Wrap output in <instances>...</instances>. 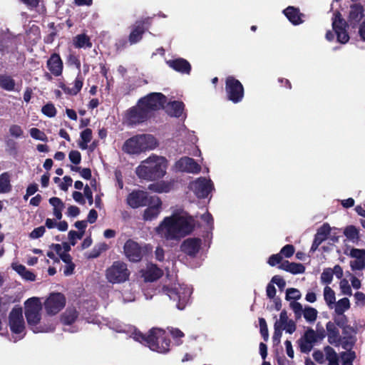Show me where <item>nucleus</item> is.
Listing matches in <instances>:
<instances>
[{
	"label": "nucleus",
	"instance_id": "obj_1",
	"mask_svg": "<svg viewBox=\"0 0 365 365\" xmlns=\"http://www.w3.org/2000/svg\"><path fill=\"white\" fill-rule=\"evenodd\" d=\"M195 222L192 217L182 209L174 210L155 227V232L167 240H180L192 232Z\"/></svg>",
	"mask_w": 365,
	"mask_h": 365
},
{
	"label": "nucleus",
	"instance_id": "obj_2",
	"mask_svg": "<svg viewBox=\"0 0 365 365\" xmlns=\"http://www.w3.org/2000/svg\"><path fill=\"white\" fill-rule=\"evenodd\" d=\"M168 167L165 157L151 155L136 168L137 175L146 180H156L164 177Z\"/></svg>",
	"mask_w": 365,
	"mask_h": 365
},
{
	"label": "nucleus",
	"instance_id": "obj_3",
	"mask_svg": "<svg viewBox=\"0 0 365 365\" xmlns=\"http://www.w3.org/2000/svg\"><path fill=\"white\" fill-rule=\"evenodd\" d=\"M25 317L29 327L34 333L50 332L55 329L53 324H41L42 304L37 297L28 299L25 303Z\"/></svg>",
	"mask_w": 365,
	"mask_h": 365
},
{
	"label": "nucleus",
	"instance_id": "obj_4",
	"mask_svg": "<svg viewBox=\"0 0 365 365\" xmlns=\"http://www.w3.org/2000/svg\"><path fill=\"white\" fill-rule=\"evenodd\" d=\"M157 142L152 135H134L125 141L122 150L130 155L140 154L156 147Z\"/></svg>",
	"mask_w": 365,
	"mask_h": 365
},
{
	"label": "nucleus",
	"instance_id": "obj_5",
	"mask_svg": "<svg viewBox=\"0 0 365 365\" xmlns=\"http://www.w3.org/2000/svg\"><path fill=\"white\" fill-rule=\"evenodd\" d=\"M347 28L348 24L342 18L341 14L339 11H336L332 19V29L334 33L330 30L327 31L326 33L327 40L329 41H333L336 35L338 42L343 44L347 43L349 40Z\"/></svg>",
	"mask_w": 365,
	"mask_h": 365
},
{
	"label": "nucleus",
	"instance_id": "obj_6",
	"mask_svg": "<svg viewBox=\"0 0 365 365\" xmlns=\"http://www.w3.org/2000/svg\"><path fill=\"white\" fill-rule=\"evenodd\" d=\"M163 292L168 295L171 300L176 302V307L178 309H185L189 302L191 291L188 287L178 285V287L163 286Z\"/></svg>",
	"mask_w": 365,
	"mask_h": 365
},
{
	"label": "nucleus",
	"instance_id": "obj_7",
	"mask_svg": "<svg viewBox=\"0 0 365 365\" xmlns=\"http://www.w3.org/2000/svg\"><path fill=\"white\" fill-rule=\"evenodd\" d=\"M8 319L11 332L19 335V339H23L26 335V325L22 307L19 305L14 307L9 314Z\"/></svg>",
	"mask_w": 365,
	"mask_h": 365
},
{
	"label": "nucleus",
	"instance_id": "obj_8",
	"mask_svg": "<svg viewBox=\"0 0 365 365\" xmlns=\"http://www.w3.org/2000/svg\"><path fill=\"white\" fill-rule=\"evenodd\" d=\"M150 333L153 335V340L148 344L150 349L161 354L168 353L170 350L171 341L165 330L153 328Z\"/></svg>",
	"mask_w": 365,
	"mask_h": 365
},
{
	"label": "nucleus",
	"instance_id": "obj_9",
	"mask_svg": "<svg viewBox=\"0 0 365 365\" xmlns=\"http://www.w3.org/2000/svg\"><path fill=\"white\" fill-rule=\"evenodd\" d=\"M130 271L127 264L122 261H115L106 269V278L112 284L125 282L128 279Z\"/></svg>",
	"mask_w": 365,
	"mask_h": 365
},
{
	"label": "nucleus",
	"instance_id": "obj_10",
	"mask_svg": "<svg viewBox=\"0 0 365 365\" xmlns=\"http://www.w3.org/2000/svg\"><path fill=\"white\" fill-rule=\"evenodd\" d=\"M225 92L227 98L234 103L241 102L245 96L243 85L232 76H229L226 78Z\"/></svg>",
	"mask_w": 365,
	"mask_h": 365
},
{
	"label": "nucleus",
	"instance_id": "obj_11",
	"mask_svg": "<svg viewBox=\"0 0 365 365\" xmlns=\"http://www.w3.org/2000/svg\"><path fill=\"white\" fill-rule=\"evenodd\" d=\"M166 101V96L161 93H150L139 99V103L150 115L153 112L163 108Z\"/></svg>",
	"mask_w": 365,
	"mask_h": 365
},
{
	"label": "nucleus",
	"instance_id": "obj_12",
	"mask_svg": "<svg viewBox=\"0 0 365 365\" xmlns=\"http://www.w3.org/2000/svg\"><path fill=\"white\" fill-rule=\"evenodd\" d=\"M148 246H141L133 240H128L123 246V253L131 262H139L142 260L148 250Z\"/></svg>",
	"mask_w": 365,
	"mask_h": 365
},
{
	"label": "nucleus",
	"instance_id": "obj_13",
	"mask_svg": "<svg viewBox=\"0 0 365 365\" xmlns=\"http://www.w3.org/2000/svg\"><path fill=\"white\" fill-rule=\"evenodd\" d=\"M150 115L145 110L144 107L139 103L130 108L125 114V120L129 125H134L144 123Z\"/></svg>",
	"mask_w": 365,
	"mask_h": 365
},
{
	"label": "nucleus",
	"instance_id": "obj_14",
	"mask_svg": "<svg viewBox=\"0 0 365 365\" xmlns=\"http://www.w3.org/2000/svg\"><path fill=\"white\" fill-rule=\"evenodd\" d=\"M66 305V297L60 292L50 294L44 302V307L46 312L50 315L58 313Z\"/></svg>",
	"mask_w": 365,
	"mask_h": 365
},
{
	"label": "nucleus",
	"instance_id": "obj_15",
	"mask_svg": "<svg viewBox=\"0 0 365 365\" xmlns=\"http://www.w3.org/2000/svg\"><path fill=\"white\" fill-rule=\"evenodd\" d=\"M149 29L148 19L136 21L130 26V32L128 38V41L130 45L139 43L143 37L144 34Z\"/></svg>",
	"mask_w": 365,
	"mask_h": 365
},
{
	"label": "nucleus",
	"instance_id": "obj_16",
	"mask_svg": "<svg viewBox=\"0 0 365 365\" xmlns=\"http://www.w3.org/2000/svg\"><path fill=\"white\" fill-rule=\"evenodd\" d=\"M148 207L144 210L143 219L145 221H152L156 219L160 215L162 210V201L160 197L156 196L150 197Z\"/></svg>",
	"mask_w": 365,
	"mask_h": 365
},
{
	"label": "nucleus",
	"instance_id": "obj_17",
	"mask_svg": "<svg viewBox=\"0 0 365 365\" xmlns=\"http://www.w3.org/2000/svg\"><path fill=\"white\" fill-rule=\"evenodd\" d=\"M127 203L132 208L145 207L149 204L150 197L148 193L143 190H134L127 197Z\"/></svg>",
	"mask_w": 365,
	"mask_h": 365
},
{
	"label": "nucleus",
	"instance_id": "obj_18",
	"mask_svg": "<svg viewBox=\"0 0 365 365\" xmlns=\"http://www.w3.org/2000/svg\"><path fill=\"white\" fill-rule=\"evenodd\" d=\"M201 245L202 240L198 237L187 238L182 242L180 250L185 255L195 257L199 252Z\"/></svg>",
	"mask_w": 365,
	"mask_h": 365
},
{
	"label": "nucleus",
	"instance_id": "obj_19",
	"mask_svg": "<svg viewBox=\"0 0 365 365\" xmlns=\"http://www.w3.org/2000/svg\"><path fill=\"white\" fill-rule=\"evenodd\" d=\"M191 189L197 198L204 199L208 196L212 190L210 180L205 178H199L191 185Z\"/></svg>",
	"mask_w": 365,
	"mask_h": 365
},
{
	"label": "nucleus",
	"instance_id": "obj_20",
	"mask_svg": "<svg viewBox=\"0 0 365 365\" xmlns=\"http://www.w3.org/2000/svg\"><path fill=\"white\" fill-rule=\"evenodd\" d=\"M176 168L182 172L190 173H199L201 170L200 165L192 158L182 157L175 163Z\"/></svg>",
	"mask_w": 365,
	"mask_h": 365
},
{
	"label": "nucleus",
	"instance_id": "obj_21",
	"mask_svg": "<svg viewBox=\"0 0 365 365\" xmlns=\"http://www.w3.org/2000/svg\"><path fill=\"white\" fill-rule=\"evenodd\" d=\"M335 230H336V228L334 227L331 229L330 225L327 222L319 227L314 235L310 252H314L318 249L319 246L328 238L331 231Z\"/></svg>",
	"mask_w": 365,
	"mask_h": 365
},
{
	"label": "nucleus",
	"instance_id": "obj_22",
	"mask_svg": "<svg viewBox=\"0 0 365 365\" xmlns=\"http://www.w3.org/2000/svg\"><path fill=\"white\" fill-rule=\"evenodd\" d=\"M46 67L54 76H61L63 71V62L60 55L53 53L46 61Z\"/></svg>",
	"mask_w": 365,
	"mask_h": 365
},
{
	"label": "nucleus",
	"instance_id": "obj_23",
	"mask_svg": "<svg viewBox=\"0 0 365 365\" xmlns=\"http://www.w3.org/2000/svg\"><path fill=\"white\" fill-rule=\"evenodd\" d=\"M166 64L174 71L181 73L189 75L192 70L191 64L183 58H178L166 61Z\"/></svg>",
	"mask_w": 365,
	"mask_h": 365
},
{
	"label": "nucleus",
	"instance_id": "obj_24",
	"mask_svg": "<svg viewBox=\"0 0 365 365\" xmlns=\"http://www.w3.org/2000/svg\"><path fill=\"white\" fill-rule=\"evenodd\" d=\"M283 14L289 22L294 26L299 25L304 21L303 19L305 15L300 11L299 8L289 6L283 10Z\"/></svg>",
	"mask_w": 365,
	"mask_h": 365
},
{
	"label": "nucleus",
	"instance_id": "obj_25",
	"mask_svg": "<svg viewBox=\"0 0 365 365\" xmlns=\"http://www.w3.org/2000/svg\"><path fill=\"white\" fill-rule=\"evenodd\" d=\"M364 7L360 4H354L350 6L348 21L352 26L357 24L364 17Z\"/></svg>",
	"mask_w": 365,
	"mask_h": 365
},
{
	"label": "nucleus",
	"instance_id": "obj_26",
	"mask_svg": "<svg viewBox=\"0 0 365 365\" xmlns=\"http://www.w3.org/2000/svg\"><path fill=\"white\" fill-rule=\"evenodd\" d=\"M184 110L185 104L183 102L174 101L168 104L166 113L171 117L180 118L182 115Z\"/></svg>",
	"mask_w": 365,
	"mask_h": 365
},
{
	"label": "nucleus",
	"instance_id": "obj_27",
	"mask_svg": "<svg viewBox=\"0 0 365 365\" xmlns=\"http://www.w3.org/2000/svg\"><path fill=\"white\" fill-rule=\"evenodd\" d=\"M163 274V270L155 264L148 266L143 274L145 282H153L159 279Z\"/></svg>",
	"mask_w": 365,
	"mask_h": 365
},
{
	"label": "nucleus",
	"instance_id": "obj_28",
	"mask_svg": "<svg viewBox=\"0 0 365 365\" xmlns=\"http://www.w3.org/2000/svg\"><path fill=\"white\" fill-rule=\"evenodd\" d=\"M326 329L328 334V341L329 344H333L334 343L339 344L341 341V336L339 335V331L336 328L335 324L332 322H328L326 324Z\"/></svg>",
	"mask_w": 365,
	"mask_h": 365
},
{
	"label": "nucleus",
	"instance_id": "obj_29",
	"mask_svg": "<svg viewBox=\"0 0 365 365\" xmlns=\"http://www.w3.org/2000/svg\"><path fill=\"white\" fill-rule=\"evenodd\" d=\"M83 85V78L81 75V72H78L77 74V76L74 81V86L73 88H66V87H62L63 90L65 93L76 96L77 95L81 90Z\"/></svg>",
	"mask_w": 365,
	"mask_h": 365
},
{
	"label": "nucleus",
	"instance_id": "obj_30",
	"mask_svg": "<svg viewBox=\"0 0 365 365\" xmlns=\"http://www.w3.org/2000/svg\"><path fill=\"white\" fill-rule=\"evenodd\" d=\"M73 45L75 48H91L93 44L91 41L89 36L85 34H78L73 38Z\"/></svg>",
	"mask_w": 365,
	"mask_h": 365
},
{
	"label": "nucleus",
	"instance_id": "obj_31",
	"mask_svg": "<svg viewBox=\"0 0 365 365\" xmlns=\"http://www.w3.org/2000/svg\"><path fill=\"white\" fill-rule=\"evenodd\" d=\"M78 317V312L76 309H69L61 315V321L64 325H71Z\"/></svg>",
	"mask_w": 365,
	"mask_h": 365
},
{
	"label": "nucleus",
	"instance_id": "obj_32",
	"mask_svg": "<svg viewBox=\"0 0 365 365\" xmlns=\"http://www.w3.org/2000/svg\"><path fill=\"white\" fill-rule=\"evenodd\" d=\"M49 203L53 207V215L57 220L62 218V210L64 208V203L57 197H53L49 199Z\"/></svg>",
	"mask_w": 365,
	"mask_h": 365
},
{
	"label": "nucleus",
	"instance_id": "obj_33",
	"mask_svg": "<svg viewBox=\"0 0 365 365\" xmlns=\"http://www.w3.org/2000/svg\"><path fill=\"white\" fill-rule=\"evenodd\" d=\"M172 186L173 185L170 182L160 181L149 185L148 190L158 193L168 192L171 190Z\"/></svg>",
	"mask_w": 365,
	"mask_h": 365
},
{
	"label": "nucleus",
	"instance_id": "obj_34",
	"mask_svg": "<svg viewBox=\"0 0 365 365\" xmlns=\"http://www.w3.org/2000/svg\"><path fill=\"white\" fill-rule=\"evenodd\" d=\"M15 81L9 75L0 74V88L7 91H12L15 89Z\"/></svg>",
	"mask_w": 365,
	"mask_h": 365
},
{
	"label": "nucleus",
	"instance_id": "obj_35",
	"mask_svg": "<svg viewBox=\"0 0 365 365\" xmlns=\"http://www.w3.org/2000/svg\"><path fill=\"white\" fill-rule=\"evenodd\" d=\"M12 189L10 175L5 172L0 175V193H8Z\"/></svg>",
	"mask_w": 365,
	"mask_h": 365
},
{
	"label": "nucleus",
	"instance_id": "obj_36",
	"mask_svg": "<svg viewBox=\"0 0 365 365\" xmlns=\"http://www.w3.org/2000/svg\"><path fill=\"white\" fill-rule=\"evenodd\" d=\"M133 338L140 344L148 346V344L153 340V335L150 333V330L148 335L143 334L138 330H135L133 332Z\"/></svg>",
	"mask_w": 365,
	"mask_h": 365
},
{
	"label": "nucleus",
	"instance_id": "obj_37",
	"mask_svg": "<svg viewBox=\"0 0 365 365\" xmlns=\"http://www.w3.org/2000/svg\"><path fill=\"white\" fill-rule=\"evenodd\" d=\"M108 249V245L105 243L96 245L88 255V258L94 259L98 257L103 252Z\"/></svg>",
	"mask_w": 365,
	"mask_h": 365
},
{
	"label": "nucleus",
	"instance_id": "obj_38",
	"mask_svg": "<svg viewBox=\"0 0 365 365\" xmlns=\"http://www.w3.org/2000/svg\"><path fill=\"white\" fill-rule=\"evenodd\" d=\"M349 307L350 303L349 299L346 297L342 298L336 302L335 312L338 315H342V314H344L346 310L349 309Z\"/></svg>",
	"mask_w": 365,
	"mask_h": 365
},
{
	"label": "nucleus",
	"instance_id": "obj_39",
	"mask_svg": "<svg viewBox=\"0 0 365 365\" xmlns=\"http://www.w3.org/2000/svg\"><path fill=\"white\" fill-rule=\"evenodd\" d=\"M344 234L347 239L353 242L358 240L359 238V230L354 225H349L346 227L344 230Z\"/></svg>",
	"mask_w": 365,
	"mask_h": 365
},
{
	"label": "nucleus",
	"instance_id": "obj_40",
	"mask_svg": "<svg viewBox=\"0 0 365 365\" xmlns=\"http://www.w3.org/2000/svg\"><path fill=\"white\" fill-rule=\"evenodd\" d=\"M66 62L68 66H74L78 72H81V61L79 56L75 53V52L71 51L67 56Z\"/></svg>",
	"mask_w": 365,
	"mask_h": 365
},
{
	"label": "nucleus",
	"instance_id": "obj_41",
	"mask_svg": "<svg viewBox=\"0 0 365 365\" xmlns=\"http://www.w3.org/2000/svg\"><path fill=\"white\" fill-rule=\"evenodd\" d=\"M317 310L311 307H306L303 311L304 319L309 322H314L317 317Z\"/></svg>",
	"mask_w": 365,
	"mask_h": 365
},
{
	"label": "nucleus",
	"instance_id": "obj_42",
	"mask_svg": "<svg viewBox=\"0 0 365 365\" xmlns=\"http://www.w3.org/2000/svg\"><path fill=\"white\" fill-rule=\"evenodd\" d=\"M71 170L79 173L81 176L85 180H91V170L88 168H81V167L71 165Z\"/></svg>",
	"mask_w": 365,
	"mask_h": 365
},
{
	"label": "nucleus",
	"instance_id": "obj_43",
	"mask_svg": "<svg viewBox=\"0 0 365 365\" xmlns=\"http://www.w3.org/2000/svg\"><path fill=\"white\" fill-rule=\"evenodd\" d=\"M324 300L326 301L327 304L330 306L331 304H334L335 302V293L333 289H331V287L327 286L325 287L324 289Z\"/></svg>",
	"mask_w": 365,
	"mask_h": 365
},
{
	"label": "nucleus",
	"instance_id": "obj_44",
	"mask_svg": "<svg viewBox=\"0 0 365 365\" xmlns=\"http://www.w3.org/2000/svg\"><path fill=\"white\" fill-rule=\"evenodd\" d=\"M41 112L47 117L53 118L56 116L57 110L53 103H48L42 107Z\"/></svg>",
	"mask_w": 365,
	"mask_h": 365
},
{
	"label": "nucleus",
	"instance_id": "obj_45",
	"mask_svg": "<svg viewBox=\"0 0 365 365\" xmlns=\"http://www.w3.org/2000/svg\"><path fill=\"white\" fill-rule=\"evenodd\" d=\"M170 333L173 338L175 340L176 345L179 346L182 344L181 339L185 336L184 333L178 328L169 329Z\"/></svg>",
	"mask_w": 365,
	"mask_h": 365
},
{
	"label": "nucleus",
	"instance_id": "obj_46",
	"mask_svg": "<svg viewBox=\"0 0 365 365\" xmlns=\"http://www.w3.org/2000/svg\"><path fill=\"white\" fill-rule=\"evenodd\" d=\"M300 292L295 288H288L286 291L285 299L287 301H290L291 299L298 300L301 298Z\"/></svg>",
	"mask_w": 365,
	"mask_h": 365
},
{
	"label": "nucleus",
	"instance_id": "obj_47",
	"mask_svg": "<svg viewBox=\"0 0 365 365\" xmlns=\"http://www.w3.org/2000/svg\"><path fill=\"white\" fill-rule=\"evenodd\" d=\"M305 272V267L301 263L291 262L289 272L293 274H302Z\"/></svg>",
	"mask_w": 365,
	"mask_h": 365
},
{
	"label": "nucleus",
	"instance_id": "obj_48",
	"mask_svg": "<svg viewBox=\"0 0 365 365\" xmlns=\"http://www.w3.org/2000/svg\"><path fill=\"white\" fill-rule=\"evenodd\" d=\"M30 135L31 136L36 139V140H42V141H46L47 140V137L46 135V134L40 130L38 128H32L30 129Z\"/></svg>",
	"mask_w": 365,
	"mask_h": 365
},
{
	"label": "nucleus",
	"instance_id": "obj_49",
	"mask_svg": "<svg viewBox=\"0 0 365 365\" xmlns=\"http://www.w3.org/2000/svg\"><path fill=\"white\" fill-rule=\"evenodd\" d=\"M260 334L264 341H267L269 338V331L266 320L264 318L259 319Z\"/></svg>",
	"mask_w": 365,
	"mask_h": 365
},
{
	"label": "nucleus",
	"instance_id": "obj_50",
	"mask_svg": "<svg viewBox=\"0 0 365 365\" xmlns=\"http://www.w3.org/2000/svg\"><path fill=\"white\" fill-rule=\"evenodd\" d=\"M294 251L295 248L294 245L288 244L281 249L279 254L282 255V257H285L287 258H289L294 255Z\"/></svg>",
	"mask_w": 365,
	"mask_h": 365
},
{
	"label": "nucleus",
	"instance_id": "obj_51",
	"mask_svg": "<svg viewBox=\"0 0 365 365\" xmlns=\"http://www.w3.org/2000/svg\"><path fill=\"white\" fill-rule=\"evenodd\" d=\"M298 344L300 351L302 353H309L313 348V344L308 343L307 341L302 337L298 340Z\"/></svg>",
	"mask_w": 365,
	"mask_h": 365
},
{
	"label": "nucleus",
	"instance_id": "obj_52",
	"mask_svg": "<svg viewBox=\"0 0 365 365\" xmlns=\"http://www.w3.org/2000/svg\"><path fill=\"white\" fill-rule=\"evenodd\" d=\"M324 352L326 354V359L329 362H330V361H334L339 359L335 350L329 346L324 347Z\"/></svg>",
	"mask_w": 365,
	"mask_h": 365
},
{
	"label": "nucleus",
	"instance_id": "obj_53",
	"mask_svg": "<svg viewBox=\"0 0 365 365\" xmlns=\"http://www.w3.org/2000/svg\"><path fill=\"white\" fill-rule=\"evenodd\" d=\"M290 307L292 309L293 312H294L296 319H299L303 313V308L302 305L299 303L295 301L290 302Z\"/></svg>",
	"mask_w": 365,
	"mask_h": 365
},
{
	"label": "nucleus",
	"instance_id": "obj_54",
	"mask_svg": "<svg viewBox=\"0 0 365 365\" xmlns=\"http://www.w3.org/2000/svg\"><path fill=\"white\" fill-rule=\"evenodd\" d=\"M308 343L314 344L317 341V334L316 332L311 328L308 329L304 336H302Z\"/></svg>",
	"mask_w": 365,
	"mask_h": 365
},
{
	"label": "nucleus",
	"instance_id": "obj_55",
	"mask_svg": "<svg viewBox=\"0 0 365 365\" xmlns=\"http://www.w3.org/2000/svg\"><path fill=\"white\" fill-rule=\"evenodd\" d=\"M340 289L342 294L351 296L352 294L351 288L349 284V282L346 279H343L339 283Z\"/></svg>",
	"mask_w": 365,
	"mask_h": 365
},
{
	"label": "nucleus",
	"instance_id": "obj_56",
	"mask_svg": "<svg viewBox=\"0 0 365 365\" xmlns=\"http://www.w3.org/2000/svg\"><path fill=\"white\" fill-rule=\"evenodd\" d=\"M333 279V272L331 269H325L321 275L322 282L329 284Z\"/></svg>",
	"mask_w": 365,
	"mask_h": 365
},
{
	"label": "nucleus",
	"instance_id": "obj_57",
	"mask_svg": "<svg viewBox=\"0 0 365 365\" xmlns=\"http://www.w3.org/2000/svg\"><path fill=\"white\" fill-rule=\"evenodd\" d=\"M83 236V232H78L75 230H71L68 232V239L70 244L74 246L76 244L77 239H81Z\"/></svg>",
	"mask_w": 365,
	"mask_h": 365
},
{
	"label": "nucleus",
	"instance_id": "obj_58",
	"mask_svg": "<svg viewBox=\"0 0 365 365\" xmlns=\"http://www.w3.org/2000/svg\"><path fill=\"white\" fill-rule=\"evenodd\" d=\"M68 158L74 165H78L81 161V155L78 150H71L68 154Z\"/></svg>",
	"mask_w": 365,
	"mask_h": 365
},
{
	"label": "nucleus",
	"instance_id": "obj_59",
	"mask_svg": "<svg viewBox=\"0 0 365 365\" xmlns=\"http://www.w3.org/2000/svg\"><path fill=\"white\" fill-rule=\"evenodd\" d=\"M283 258L282 257V255H280L279 253L278 254H274V255H272L269 259H268V261H267V263L272 266V267H274L276 266L277 264H279L282 262Z\"/></svg>",
	"mask_w": 365,
	"mask_h": 365
},
{
	"label": "nucleus",
	"instance_id": "obj_60",
	"mask_svg": "<svg viewBox=\"0 0 365 365\" xmlns=\"http://www.w3.org/2000/svg\"><path fill=\"white\" fill-rule=\"evenodd\" d=\"M341 357L343 359L342 365H353L352 361L355 358V353L350 352L349 354H346V352H342Z\"/></svg>",
	"mask_w": 365,
	"mask_h": 365
},
{
	"label": "nucleus",
	"instance_id": "obj_61",
	"mask_svg": "<svg viewBox=\"0 0 365 365\" xmlns=\"http://www.w3.org/2000/svg\"><path fill=\"white\" fill-rule=\"evenodd\" d=\"M46 232L44 226H40L34 228L33 231L29 234V237L32 239H37L43 235Z\"/></svg>",
	"mask_w": 365,
	"mask_h": 365
},
{
	"label": "nucleus",
	"instance_id": "obj_62",
	"mask_svg": "<svg viewBox=\"0 0 365 365\" xmlns=\"http://www.w3.org/2000/svg\"><path fill=\"white\" fill-rule=\"evenodd\" d=\"M9 133L11 136L19 138L23 135L24 131L21 126L18 125H12L9 128Z\"/></svg>",
	"mask_w": 365,
	"mask_h": 365
},
{
	"label": "nucleus",
	"instance_id": "obj_63",
	"mask_svg": "<svg viewBox=\"0 0 365 365\" xmlns=\"http://www.w3.org/2000/svg\"><path fill=\"white\" fill-rule=\"evenodd\" d=\"M351 267L353 270H361L365 267V257L361 259H356L355 261L351 263Z\"/></svg>",
	"mask_w": 365,
	"mask_h": 365
},
{
	"label": "nucleus",
	"instance_id": "obj_64",
	"mask_svg": "<svg viewBox=\"0 0 365 365\" xmlns=\"http://www.w3.org/2000/svg\"><path fill=\"white\" fill-rule=\"evenodd\" d=\"M350 256L356 259L365 258V250L352 248L350 251Z\"/></svg>",
	"mask_w": 365,
	"mask_h": 365
}]
</instances>
